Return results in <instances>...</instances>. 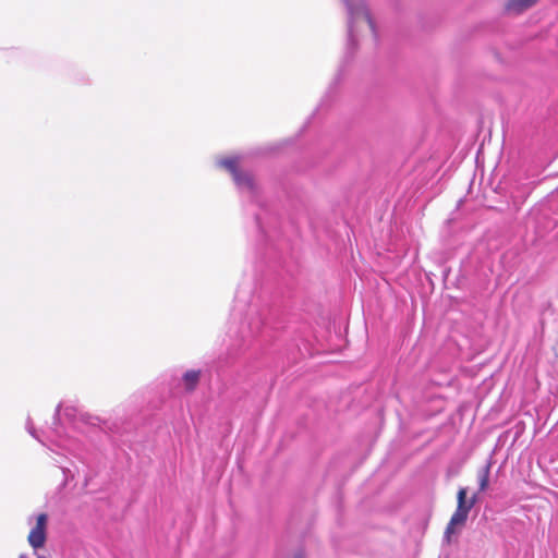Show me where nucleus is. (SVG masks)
<instances>
[{
    "label": "nucleus",
    "instance_id": "obj_1",
    "mask_svg": "<svg viewBox=\"0 0 558 558\" xmlns=\"http://www.w3.org/2000/svg\"><path fill=\"white\" fill-rule=\"evenodd\" d=\"M348 11V52L356 47L360 36H369L374 44L377 43V33L374 21L369 14L366 2H347Z\"/></svg>",
    "mask_w": 558,
    "mask_h": 558
},
{
    "label": "nucleus",
    "instance_id": "obj_2",
    "mask_svg": "<svg viewBox=\"0 0 558 558\" xmlns=\"http://www.w3.org/2000/svg\"><path fill=\"white\" fill-rule=\"evenodd\" d=\"M61 409H62V404H59L57 408V412H56V416H54V421H53V427L51 428V435L48 436L46 439L41 438L37 434L36 429L33 426V423L29 418L27 420L26 428H27L28 433L34 438H36L44 446L48 447L51 451H56L54 447H57V448L72 452L73 448H74L73 441L70 438L64 437L58 427L59 422H60L59 413H60Z\"/></svg>",
    "mask_w": 558,
    "mask_h": 558
},
{
    "label": "nucleus",
    "instance_id": "obj_3",
    "mask_svg": "<svg viewBox=\"0 0 558 558\" xmlns=\"http://www.w3.org/2000/svg\"><path fill=\"white\" fill-rule=\"evenodd\" d=\"M457 499L458 506L447 526V534L451 533L454 526L465 523L470 510L473 508L477 500V496L474 495L470 500H466V488L462 487L458 492Z\"/></svg>",
    "mask_w": 558,
    "mask_h": 558
},
{
    "label": "nucleus",
    "instance_id": "obj_4",
    "mask_svg": "<svg viewBox=\"0 0 558 558\" xmlns=\"http://www.w3.org/2000/svg\"><path fill=\"white\" fill-rule=\"evenodd\" d=\"M239 157L238 156H231L223 159H220L218 161V165L220 167L226 168L228 171L231 172L233 175V180L236 184V186L241 191H247L252 193L255 189V182L253 177L250 173H242L238 171V163H239Z\"/></svg>",
    "mask_w": 558,
    "mask_h": 558
},
{
    "label": "nucleus",
    "instance_id": "obj_5",
    "mask_svg": "<svg viewBox=\"0 0 558 558\" xmlns=\"http://www.w3.org/2000/svg\"><path fill=\"white\" fill-rule=\"evenodd\" d=\"M47 522V514L40 513L37 515L36 524L28 534V543L34 549L43 547L46 542Z\"/></svg>",
    "mask_w": 558,
    "mask_h": 558
},
{
    "label": "nucleus",
    "instance_id": "obj_6",
    "mask_svg": "<svg viewBox=\"0 0 558 558\" xmlns=\"http://www.w3.org/2000/svg\"><path fill=\"white\" fill-rule=\"evenodd\" d=\"M489 471L490 465L487 464L486 466L482 468L478 471L477 477H478V490L485 492L489 484Z\"/></svg>",
    "mask_w": 558,
    "mask_h": 558
},
{
    "label": "nucleus",
    "instance_id": "obj_7",
    "mask_svg": "<svg viewBox=\"0 0 558 558\" xmlns=\"http://www.w3.org/2000/svg\"><path fill=\"white\" fill-rule=\"evenodd\" d=\"M199 379V372L198 371H189L183 376V381L185 385V388L187 390H193L195 386L197 385Z\"/></svg>",
    "mask_w": 558,
    "mask_h": 558
},
{
    "label": "nucleus",
    "instance_id": "obj_8",
    "mask_svg": "<svg viewBox=\"0 0 558 558\" xmlns=\"http://www.w3.org/2000/svg\"><path fill=\"white\" fill-rule=\"evenodd\" d=\"M533 2H509V5L507 7V11L509 12H522L531 7Z\"/></svg>",
    "mask_w": 558,
    "mask_h": 558
},
{
    "label": "nucleus",
    "instance_id": "obj_9",
    "mask_svg": "<svg viewBox=\"0 0 558 558\" xmlns=\"http://www.w3.org/2000/svg\"><path fill=\"white\" fill-rule=\"evenodd\" d=\"M75 410L73 408L66 407L64 408V415L71 418L74 415Z\"/></svg>",
    "mask_w": 558,
    "mask_h": 558
},
{
    "label": "nucleus",
    "instance_id": "obj_10",
    "mask_svg": "<svg viewBox=\"0 0 558 558\" xmlns=\"http://www.w3.org/2000/svg\"><path fill=\"white\" fill-rule=\"evenodd\" d=\"M20 558H28V556L25 554H22V555H20Z\"/></svg>",
    "mask_w": 558,
    "mask_h": 558
},
{
    "label": "nucleus",
    "instance_id": "obj_11",
    "mask_svg": "<svg viewBox=\"0 0 558 558\" xmlns=\"http://www.w3.org/2000/svg\"><path fill=\"white\" fill-rule=\"evenodd\" d=\"M294 558H303L301 555L295 556Z\"/></svg>",
    "mask_w": 558,
    "mask_h": 558
},
{
    "label": "nucleus",
    "instance_id": "obj_12",
    "mask_svg": "<svg viewBox=\"0 0 558 558\" xmlns=\"http://www.w3.org/2000/svg\"><path fill=\"white\" fill-rule=\"evenodd\" d=\"M38 558H46V557H44V556H38Z\"/></svg>",
    "mask_w": 558,
    "mask_h": 558
}]
</instances>
